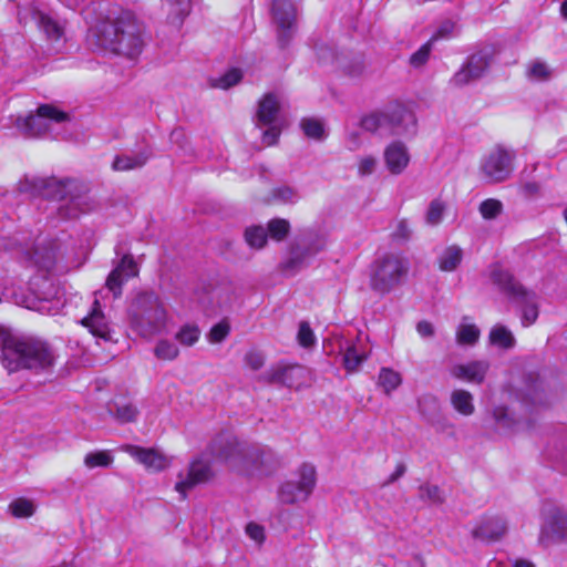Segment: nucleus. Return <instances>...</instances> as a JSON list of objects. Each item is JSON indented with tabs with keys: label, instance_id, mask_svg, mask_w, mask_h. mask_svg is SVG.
I'll list each match as a JSON object with an SVG mask.
<instances>
[{
	"label": "nucleus",
	"instance_id": "nucleus-1",
	"mask_svg": "<svg viewBox=\"0 0 567 567\" xmlns=\"http://www.w3.org/2000/svg\"><path fill=\"white\" fill-rule=\"evenodd\" d=\"M87 42L96 49L135 58L144 47L143 27L130 10H112L89 29Z\"/></svg>",
	"mask_w": 567,
	"mask_h": 567
},
{
	"label": "nucleus",
	"instance_id": "nucleus-2",
	"mask_svg": "<svg viewBox=\"0 0 567 567\" xmlns=\"http://www.w3.org/2000/svg\"><path fill=\"white\" fill-rule=\"evenodd\" d=\"M20 189L59 200L58 214L64 219L78 218L81 214L89 213L95 207L86 187L74 179L25 178L20 183Z\"/></svg>",
	"mask_w": 567,
	"mask_h": 567
},
{
	"label": "nucleus",
	"instance_id": "nucleus-3",
	"mask_svg": "<svg viewBox=\"0 0 567 567\" xmlns=\"http://www.w3.org/2000/svg\"><path fill=\"white\" fill-rule=\"evenodd\" d=\"M0 358L10 372L19 369L38 372L51 370L55 364L56 354L43 340L16 337L0 328Z\"/></svg>",
	"mask_w": 567,
	"mask_h": 567
},
{
	"label": "nucleus",
	"instance_id": "nucleus-4",
	"mask_svg": "<svg viewBox=\"0 0 567 567\" xmlns=\"http://www.w3.org/2000/svg\"><path fill=\"white\" fill-rule=\"evenodd\" d=\"M132 329L141 337L150 338L164 330L167 320L166 309L153 291L138 292L128 307Z\"/></svg>",
	"mask_w": 567,
	"mask_h": 567
},
{
	"label": "nucleus",
	"instance_id": "nucleus-5",
	"mask_svg": "<svg viewBox=\"0 0 567 567\" xmlns=\"http://www.w3.org/2000/svg\"><path fill=\"white\" fill-rule=\"evenodd\" d=\"M212 458L229 464L231 467L250 472L251 468L262 463L264 452L254 445L239 443L236 437L228 433L216 436L207 449Z\"/></svg>",
	"mask_w": 567,
	"mask_h": 567
},
{
	"label": "nucleus",
	"instance_id": "nucleus-6",
	"mask_svg": "<svg viewBox=\"0 0 567 567\" xmlns=\"http://www.w3.org/2000/svg\"><path fill=\"white\" fill-rule=\"evenodd\" d=\"M409 270L410 262L403 254L385 252L370 266L369 287L377 295H388L404 281Z\"/></svg>",
	"mask_w": 567,
	"mask_h": 567
},
{
	"label": "nucleus",
	"instance_id": "nucleus-7",
	"mask_svg": "<svg viewBox=\"0 0 567 567\" xmlns=\"http://www.w3.org/2000/svg\"><path fill=\"white\" fill-rule=\"evenodd\" d=\"M489 278L502 292L522 307V324L532 326L538 318L536 295L525 289L508 270L499 265L492 266Z\"/></svg>",
	"mask_w": 567,
	"mask_h": 567
},
{
	"label": "nucleus",
	"instance_id": "nucleus-8",
	"mask_svg": "<svg viewBox=\"0 0 567 567\" xmlns=\"http://www.w3.org/2000/svg\"><path fill=\"white\" fill-rule=\"evenodd\" d=\"M515 153L502 145L487 151L480 162V175L486 184H498L507 181L514 172Z\"/></svg>",
	"mask_w": 567,
	"mask_h": 567
},
{
	"label": "nucleus",
	"instance_id": "nucleus-9",
	"mask_svg": "<svg viewBox=\"0 0 567 567\" xmlns=\"http://www.w3.org/2000/svg\"><path fill=\"white\" fill-rule=\"evenodd\" d=\"M69 121L68 113L50 104H42L37 113L17 116L14 126L27 137H39L49 133L53 124Z\"/></svg>",
	"mask_w": 567,
	"mask_h": 567
},
{
	"label": "nucleus",
	"instance_id": "nucleus-10",
	"mask_svg": "<svg viewBox=\"0 0 567 567\" xmlns=\"http://www.w3.org/2000/svg\"><path fill=\"white\" fill-rule=\"evenodd\" d=\"M297 476V480L287 481L280 487L279 498L285 504L307 501L316 486L317 478L313 465L302 464L298 470Z\"/></svg>",
	"mask_w": 567,
	"mask_h": 567
},
{
	"label": "nucleus",
	"instance_id": "nucleus-11",
	"mask_svg": "<svg viewBox=\"0 0 567 567\" xmlns=\"http://www.w3.org/2000/svg\"><path fill=\"white\" fill-rule=\"evenodd\" d=\"M385 135H413L416 118L412 111L401 103L390 104L384 111Z\"/></svg>",
	"mask_w": 567,
	"mask_h": 567
},
{
	"label": "nucleus",
	"instance_id": "nucleus-12",
	"mask_svg": "<svg viewBox=\"0 0 567 567\" xmlns=\"http://www.w3.org/2000/svg\"><path fill=\"white\" fill-rule=\"evenodd\" d=\"M18 18L21 23H27L30 18L45 38L52 42H58L64 37L65 21L49 12L35 8L25 11L19 10Z\"/></svg>",
	"mask_w": 567,
	"mask_h": 567
},
{
	"label": "nucleus",
	"instance_id": "nucleus-13",
	"mask_svg": "<svg viewBox=\"0 0 567 567\" xmlns=\"http://www.w3.org/2000/svg\"><path fill=\"white\" fill-rule=\"evenodd\" d=\"M212 476L210 461L205 460L204 456L197 457L189 464L185 475L183 473L178 475L175 489L185 498L188 491L198 484L206 483Z\"/></svg>",
	"mask_w": 567,
	"mask_h": 567
},
{
	"label": "nucleus",
	"instance_id": "nucleus-14",
	"mask_svg": "<svg viewBox=\"0 0 567 567\" xmlns=\"http://www.w3.org/2000/svg\"><path fill=\"white\" fill-rule=\"evenodd\" d=\"M489 61L491 54L487 50L472 54L466 63L453 75L450 81L451 84L460 87L480 79L489 66Z\"/></svg>",
	"mask_w": 567,
	"mask_h": 567
},
{
	"label": "nucleus",
	"instance_id": "nucleus-15",
	"mask_svg": "<svg viewBox=\"0 0 567 567\" xmlns=\"http://www.w3.org/2000/svg\"><path fill=\"white\" fill-rule=\"evenodd\" d=\"M272 18L278 25V41L285 47L296 22L297 10L290 0H272Z\"/></svg>",
	"mask_w": 567,
	"mask_h": 567
},
{
	"label": "nucleus",
	"instance_id": "nucleus-16",
	"mask_svg": "<svg viewBox=\"0 0 567 567\" xmlns=\"http://www.w3.org/2000/svg\"><path fill=\"white\" fill-rule=\"evenodd\" d=\"M137 275L138 268L133 257L125 255L107 276L105 286L113 293L114 298H118L122 295L123 285L130 278L136 277Z\"/></svg>",
	"mask_w": 567,
	"mask_h": 567
},
{
	"label": "nucleus",
	"instance_id": "nucleus-17",
	"mask_svg": "<svg viewBox=\"0 0 567 567\" xmlns=\"http://www.w3.org/2000/svg\"><path fill=\"white\" fill-rule=\"evenodd\" d=\"M122 451L130 454L138 463L145 466L146 470L159 472L169 465V460L159 451L155 449H145L136 445L126 444L121 447Z\"/></svg>",
	"mask_w": 567,
	"mask_h": 567
},
{
	"label": "nucleus",
	"instance_id": "nucleus-18",
	"mask_svg": "<svg viewBox=\"0 0 567 567\" xmlns=\"http://www.w3.org/2000/svg\"><path fill=\"white\" fill-rule=\"evenodd\" d=\"M81 324L97 339L104 341H110L112 339L110 322L106 319L97 299L93 301L90 312L81 320Z\"/></svg>",
	"mask_w": 567,
	"mask_h": 567
},
{
	"label": "nucleus",
	"instance_id": "nucleus-19",
	"mask_svg": "<svg viewBox=\"0 0 567 567\" xmlns=\"http://www.w3.org/2000/svg\"><path fill=\"white\" fill-rule=\"evenodd\" d=\"M488 369L489 363L487 361L477 360L464 364H455L451 368L450 373L455 379L481 384L484 382Z\"/></svg>",
	"mask_w": 567,
	"mask_h": 567
},
{
	"label": "nucleus",
	"instance_id": "nucleus-20",
	"mask_svg": "<svg viewBox=\"0 0 567 567\" xmlns=\"http://www.w3.org/2000/svg\"><path fill=\"white\" fill-rule=\"evenodd\" d=\"M305 369L300 365H284L267 372L265 378L269 383L282 384L288 388H299L302 383Z\"/></svg>",
	"mask_w": 567,
	"mask_h": 567
},
{
	"label": "nucleus",
	"instance_id": "nucleus-21",
	"mask_svg": "<svg viewBox=\"0 0 567 567\" xmlns=\"http://www.w3.org/2000/svg\"><path fill=\"white\" fill-rule=\"evenodd\" d=\"M384 161L391 174H401L410 162L406 146L401 142L391 143L384 151Z\"/></svg>",
	"mask_w": 567,
	"mask_h": 567
},
{
	"label": "nucleus",
	"instance_id": "nucleus-22",
	"mask_svg": "<svg viewBox=\"0 0 567 567\" xmlns=\"http://www.w3.org/2000/svg\"><path fill=\"white\" fill-rule=\"evenodd\" d=\"M280 110L279 99L275 93H267L259 101L257 110V125H271L277 121Z\"/></svg>",
	"mask_w": 567,
	"mask_h": 567
},
{
	"label": "nucleus",
	"instance_id": "nucleus-23",
	"mask_svg": "<svg viewBox=\"0 0 567 567\" xmlns=\"http://www.w3.org/2000/svg\"><path fill=\"white\" fill-rule=\"evenodd\" d=\"M323 249V243L316 240L306 247H297L290 258L284 264L285 270L296 271L306 265L307 260Z\"/></svg>",
	"mask_w": 567,
	"mask_h": 567
},
{
	"label": "nucleus",
	"instance_id": "nucleus-24",
	"mask_svg": "<svg viewBox=\"0 0 567 567\" xmlns=\"http://www.w3.org/2000/svg\"><path fill=\"white\" fill-rule=\"evenodd\" d=\"M506 532V524L499 517H492L483 520L473 530V536L482 540H496L502 537Z\"/></svg>",
	"mask_w": 567,
	"mask_h": 567
},
{
	"label": "nucleus",
	"instance_id": "nucleus-25",
	"mask_svg": "<svg viewBox=\"0 0 567 567\" xmlns=\"http://www.w3.org/2000/svg\"><path fill=\"white\" fill-rule=\"evenodd\" d=\"M463 260V250L457 245H451L443 249L437 257V265L441 271L451 272L456 270Z\"/></svg>",
	"mask_w": 567,
	"mask_h": 567
},
{
	"label": "nucleus",
	"instance_id": "nucleus-26",
	"mask_svg": "<svg viewBox=\"0 0 567 567\" xmlns=\"http://www.w3.org/2000/svg\"><path fill=\"white\" fill-rule=\"evenodd\" d=\"M25 258L40 269L50 270L54 265L55 252L53 247H34L32 251L24 252Z\"/></svg>",
	"mask_w": 567,
	"mask_h": 567
},
{
	"label": "nucleus",
	"instance_id": "nucleus-27",
	"mask_svg": "<svg viewBox=\"0 0 567 567\" xmlns=\"http://www.w3.org/2000/svg\"><path fill=\"white\" fill-rule=\"evenodd\" d=\"M451 404L455 411L464 416H470L475 411L473 395L463 389L454 390L451 393Z\"/></svg>",
	"mask_w": 567,
	"mask_h": 567
},
{
	"label": "nucleus",
	"instance_id": "nucleus-28",
	"mask_svg": "<svg viewBox=\"0 0 567 567\" xmlns=\"http://www.w3.org/2000/svg\"><path fill=\"white\" fill-rule=\"evenodd\" d=\"M488 339L493 346L502 349H512L516 343L512 331L503 324H495L489 331Z\"/></svg>",
	"mask_w": 567,
	"mask_h": 567
},
{
	"label": "nucleus",
	"instance_id": "nucleus-29",
	"mask_svg": "<svg viewBox=\"0 0 567 567\" xmlns=\"http://www.w3.org/2000/svg\"><path fill=\"white\" fill-rule=\"evenodd\" d=\"M147 159L148 155L143 152L130 155H118L115 157L112 167L114 171H131L144 166Z\"/></svg>",
	"mask_w": 567,
	"mask_h": 567
},
{
	"label": "nucleus",
	"instance_id": "nucleus-30",
	"mask_svg": "<svg viewBox=\"0 0 567 567\" xmlns=\"http://www.w3.org/2000/svg\"><path fill=\"white\" fill-rule=\"evenodd\" d=\"M467 318L463 319V322L457 327L456 341L458 344H475L481 336L480 329L473 324L465 322Z\"/></svg>",
	"mask_w": 567,
	"mask_h": 567
},
{
	"label": "nucleus",
	"instance_id": "nucleus-31",
	"mask_svg": "<svg viewBox=\"0 0 567 567\" xmlns=\"http://www.w3.org/2000/svg\"><path fill=\"white\" fill-rule=\"evenodd\" d=\"M360 126L370 133L385 134V122H384V113L372 112L370 114L364 115L360 121Z\"/></svg>",
	"mask_w": 567,
	"mask_h": 567
},
{
	"label": "nucleus",
	"instance_id": "nucleus-32",
	"mask_svg": "<svg viewBox=\"0 0 567 567\" xmlns=\"http://www.w3.org/2000/svg\"><path fill=\"white\" fill-rule=\"evenodd\" d=\"M365 359L367 354L360 352L355 344H349L344 350L343 365L348 372H353Z\"/></svg>",
	"mask_w": 567,
	"mask_h": 567
},
{
	"label": "nucleus",
	"instance_id": "nucleus-33",
	"mask_svg": "<svg viewBox=\"0 0 567 567\" xmlns=\"http://www.w3.org/2000/svg\"><path fill=\"white\" fill-rule=\"evenodd\" d=\"M402 383L399 372L390 368H382L379 372V384L384 389L385 393L394 391Z\"/></svg>",
	"mask_w": 567,
	"mask_h": 567
},
{
	"label": "nucleus",
	"instance_id": "nucleus-34",
	"mask_svg": "<svg viewBox=\"0 0 567 567\" xmlns=\"http://www.w3.org/2000/svg\"><path fill=\"white\" fill-rule=\"evenodd\" d=\"M83 462L87 468L109 467L113 463V456L110 451H95L87 453Z\"/></svg>",
	"mask_w": 567,
	"mask_h": 567
},
{
	"label": "nucleus",
	"instance_id": "nucleus-35",
	"mask_svg": "<svg viewBox=\"0 0 567 567\" xmlns=\"http://www.w3.org/2000/svg\"><path fill=\"white\" fill-rule=\"evenodd\" d=\"M9 511L17 518H27L34 514L35 506L32 501L20 497L10 503Z\"/></svg>",
	"mask_w": 567,
	"mask_h": 567
},
{
	"label": "nucleus",
	"instance_id": "nucleus-36",
	"mask_svg": "<svg viewBox=\"0 0 567 567\" xmlns=\"http://www.w3.org/2000/svg\"><path fill=\"white\" fill-rule=\"evenodd\" d=\"M245 240L256 249L262 248L267 243V231L261 226H251L245 230Z\"/></svg>",
	"mask_w": 567,
	"mask_h": 567
},
{
	"label": "nucleus",
	"instance_id": "nucleus-37",
	"mask_svg": "<svg viewBox=\"0 0 567 567\" xmlns=\"http://www.w3.org/2000/svg\"><path fill=\"white\" fill-rule=\"evenodd\" d=\"M549 527L553 537L567 543V513L557 512L553 516Z\"/></svg>",
	"mask_w": 567,
	"mask_h": 567
},
{
	"label": "nucleus",
	"instance_id": "nucleus-38",
	"mask_svg": "<svg viewBox=\"0 0 567 567\" xmlns=\"http://www.w3.org/2000/svg\"><path fill=\"white\" fill-rule=\"evenodd\" d=\"M445 209H446V205L443 200H441L439 198L433 199L430 203L426 214H425L426 224L430 226L439 225L443 219Z\"/></svg>",
	"mask_w": 567,
	"mask_h": 567
},
{
	"label": "nucleus",
	"instance_id": "nucleus-39",
	"mask_svg": "<svg viewBox=\"0 0 567 567\" xmlns=\"http://www.w3.org/2000/svg\"><path fill=\"white\" fill-rule=\"evenodd\" d=\"M200 336V331L195 324H185L176 333V340L185 347L195 344Z\"/></svg>",
	"mask_w": 567,
	"mask_h": 567
},
{
	"label": "nucleus",
	"instance_id": "nucleus-40",
	"mask_svg": "<svg viewBox=\"0 0 567 567\" xmlns=\"http://www.w3.org/2000/svg\"><path fill=\"white\" fill-rule=\"evenodd\" d=\"M267 230L272 239L280 241L289 234L290 224L287 219L274 218L269 220Z\"/></svg>",
	"mask_w": 567,
	"mask_h": 567
},
{
	"label": "nucleus",
	"instance_id": "nucleus-41",
	"mask_svg": "<svg viewBox=\"0 0 567 567\" xmlns=\"http://www.w3.org/2000/svg\"><path fill=\"white\" fill-rule=\"evenodd\" d=\"M478 212L484 219H495L503 213V203L495 198H487L480 204Z\"/></svg>",
	"mask_w": 567,
	"mask_h": 567
},
{
	"label": "nucleus",
	"instance_id": "nucleus-42",
	"mask_svg": "<svg viewBox=\"0 0 567 567\" xmlns=\"http://www.w3.org/2000/svg\"><path fill=\"white\" fill-rule=\"evenodd\" d=\"M154 354L159 360H174L178 357L177 346L169 340H159L154 349Z\"/></svg>",
	"mask_w": 567,
	"mask_h": 567
},
{
	"label": "nucleus",
	"instance_id": "nucleus-43",
	"mask_svg": "<svg viewBox=\"0 0 567 567\" xmlns=\"http://www.w3.org/2000/svg\"><path fill=\"white\" fill-rule=\"evenodd\" d=\"M300 126L306 136L310 138L321 140L324 135V128L320 121L315 118H303Z\"/></svg>",
	"mask_w": 567,
	"mask_h": 567
},
{
	"label": "nucleus",
	"instance_id": "nucleus-44",
	"mask_svg": "<svg viewBox=\"0 0 567 567\" xmlns=\"http://www.w3.org/2000/svg\"><path fill=\"white\" fill-rule=\"evenodd\" d=\"M435 42V37H432L426 43H424L415 53H413L410 58V63L414 68H420L426 63L429 60L430 53L432 51L433 43Z\"/></svg>",
	"mask_w": 567,
	"mask_h": 567
},
{
	"label": "nucleus",
	"instance_id": "nucleus-45",
	"mask_svg": "<svg viewBox=\"0 0 567 567\" xmlns=\"http://www.w3.org/2000/svg\"><path fill=\"white\" fill-rule=\"evenodd\" d=\"M274 198L282 204H295L299 200L298 192L290 186H281L272 192Z\"/></svg>",
	"mask_w": 567,
	"mask_h": 567
},
{
	"label": "nucleus",
	"instance_id": "nucleus-46",
	"mask_svg": "<svg viewBox=\"0 0 567 567\" xmlns=\"http://www.w3.org/2000/svg\"><path fill=\"white\" fill-rule=\"evenodd\" d=\"M241 78L243 73L239 69H231L219 79H217L214 83V86L226 90L237 84Z\"/></svg>",
	"mask_w": 567,
	"mask_h": 567
},
{
	"label": "nucleus",
	"instance_id": "nucleus-47",
	"mask_svg": "<svg viewBox=\"0 0 567 567\" xmlns=\"http://www.w3.org/2000/svg\"><path fill=\"white\" fill-rule=\"evenodd\" d=\"M420 498L433 504H442L444 502L443 494L439 486L430 484H425L420 487Z\"/></svg>",
	"mask_w": 567,
	"mask_h": 567
},
{
	"label": "nucleus",
	"instance_id": "nucleus-48",
	"mask_svg": "<svg viewBox=\"0 0 567 567\" xmlns=\"http://www.w3.org/2000/svg\"><path fill=\"white\" fill-rule=\"evenodd\" d=\"M114 415L121 423L132 422L136 419L137 409L131 403L116 404Z\"/></svg>",
	"mask_w": 567,
	"mask_h": 567
},
{
	"label": "nucleus",
	"instance_id": "nucleus-49",
	"mask_svg": "<svg viewBox=\"0 0 567 567\" xmlns=\"http://www.w3.org/2000/svg\"><path fill=\"white\" fill-rule=\"evenodd\" d=\"M298 342L303 348H309L315 344L316 337L308 322L302 321L299 324V331L297 334Z\"/></svg>",
	"mask_w": 567,
	"mask_h": 567
},
{
	"label": "nucleus",
	"instance_id": "nucleus-50",
	"mask_svg": "<svg viewBox=\"0 0 567 567\" xmlns=\"http://www.w3.org/2000/svg\"><path fill=\"white\" fill-rule=\"evenodd\" d=\"M528 74L536 80L545 81L550 78L551 72L545 62L536 60L530 63Z\"/></svg>",
	"mask_w": 567,
	"mask_h": 567
},
{
	"label": "nucleus",
	"instance_id": "nucleus-51",
	"mask_svg": "<svg viewBox=\"0 0 567 567\" xmlns=\"http://www.w3.org/2000/svg\"><path fill=\"white\" fill-rule=\"evenodd\" d=\"M229 330V324L225 321H221L210 329L208 339L212 343L221 342L228 336Z\"/></svg>",
	"mask_w": 567,
	"mask_h": 567
},
{
	"label": "nucleus",
	"instance_id": "nucleus-52",
	"mask_svg": "<svg viewBox=\"0 0 567 567\" xmlns=\"http://www.w3.org/2000/svg\"><path fill=\"white\" fill-rule=\"evenodd\" d=\"M412 230L405 219L398 220L392 231V238L396 241H406L410 239Z\"/></svg>",
	"mask_w": 567,
	"mask_h": 567
},
{
	"label": "nucleus",
	"instance_id": "nucleus-53",
	"mask_svg": "<svg viewBox=\"0 0 567 567\" xmlns=\"http://www.w3.org/2000/svg\"><path fill=\"white\" fill-rule=\"evenodd\" d=\"M378 161L374 156H364L361 157L358 163V174L360 176H368L371 175L375 167H377Z\"/></svg>",
	"mask_w": 567,
	"mask_h": 567
},
{
	"label": "nucleus",
	"instance_id": "nucleus-54",
	"mask_svg": "<svg viewBox=\"0 0 567 567\" xmlns=\"http://www.w3.org/2000/svg\"><path fill=\"white\" fill-rule=\"evenodd\" d=\"M245 363L254 371H258L265 363V358L260 352L250 351L245 355Z\"/></svg>",
	"mask_w": 567,
	"mask_h": 567
},
{
	"label": "nucleus",
	"instance_id": "nucleus-55",
	"mask_svg": "<svg viewBox=\"0 0 567 567\" xmlns=\"http://www.w3.org/2000/svg\"><path fill=\"white\" fill-rule=\"evenodd\" d=\"M269 127L262 134V142L267 146L275 145L278 142L281 130L275 124L268 125Z\"/></svg>",
	"mask_w": 567,
	"mask_h": 567
},
{
	"label": "nucleus",
	"instance_id": "nucleus-56",
	"mask_svg": "<svg viewBox=\"0 0 567 567\" xmlns=\"http://www.w3.org/2000/svg\"><path fill=\"white\" fill-rule=\"evenodd\" d=\"M493 415H494V419L496 421V423L501 426V427H511L512 424H513V420L509 417L508 415V411L506 408L504 406H498L494 410L493 412Z\"/></svg>",
	"mask_w": 567,
	"mask_h": 567
},
{
	"label": "nucleus",
	"instance_id": "nucleus-57",
	"mask_svg": "<svg viewBox=\"0 0 567 567\" xmlns=\"http://www.w3.org/2000/svg\"><path fill=\"white\" fill-rule=\"evenodd\" d=\"M247 535L257 543H261L265 538L264 528L255 523H249L246 526Z\"/></svg>",
	"mask_w": 567,
	"mask_h": 567
},
{
	"label": "nucleus",
	"instance_id": "nucleus-58",
	"mask_svg": "<svg viewBox=\"0 0 567 567\" xmlns=\"http://www.w3.org/2000/svg\"><path fill=\"white\" fill-rule=\"evenodd\" d=\"M171 6L175 7L174 13L184 17L189 11L190 0H166Z\"/></svg>",
	"mask_w": 567,
	"mask_h": 567
},
{
	"label": "nucleus",
	"instance_id": "nucleus-59",
	"mask_svg": "<svg viewBox=\"0 0 567 567\" xmlns=\"http://www.w3.org/2000/svg\"><path fill=\"white\" fill-rule=\"evenodd\" d=\"M416 331L423 338H429L434 334V328H433L432 323L429 321H425V320L420 321L416 324Z\"/></svg>",
	"mask_w": 567,
	"mask_h": 567
},
{
	"label": "nucleus",
	"instance_id": "nucleus-60",
	"mask_svg": "<svg viewBox=\"0 0 567 567\" xmlns=\"http://www.w3.org/2000/svg\"><path fill=\"white\" fill-rule=\"evenodd\" d=\"M346 72L350 75V76H359L363 73L364 71V63L363 61L361 60H358L351 64H349L348 66L344 68Z\"/></svg>",
	"mask_w": 567,
	"mask_h": 567
},
{
	"label": "nucleus",
	"instance_id": "nucleus-61",
	"mask_svg": "<svg viewBox=\"0 0 567 567\" xmlns=\"http://www.w3.org/2000/svg\"><path fill=\"white\" fill-rule=\"evenodd\" d=\"M405 471H406V467L403 463L398 464L395 471L383 483V486H386V485H390V484H393L394 482H396L400 477H402L404 475Z\"/></svg>",
	"mask_w": 567,
	"mask_h": 567
},
{
	"label": "nucleus",
	"instance_id": "nucleus-62",
	"mask_svg": "<svg viewBox=\"0 0 567 567\" xmlns=\"http://www.w3.org/2000/svg\"><path fill=\"white\" fill-rule=\"evenodd\" d=\"M538 190H539V186L534 182L525 183L522 186V192L526 197L536 195L538 193Z\"/></svg>",
	"mask_w": 567,
	"mask_h": 567
},
{
	"label": "nucleus",
	"instance_id": "nucleus-63",
	"mask_svg": "<svg viewBox=\"0 0 567 567\" xmlns=\"http://www.w3.org/2000/svg\"><path fill=\"white\" fill-rule=\"evenodd\" d=\"M452 29H453V24L452 23H445L443 24L439 30L437 32L433 35L435 37V41L440 38H443L445 35H447L449 33L452 32Z\"/></svg>",
	"mask_w": 567,
	"mask_h": 567
},
{
	"label": "nucleus",
	"instance_id": "nucleus-64",
	"mask_svg": "<svg viewBox=\"0 0 567 567\" xmlns=\"http://www.w3.org/2000/svg\"><path fill=\"white\" fill-rule=\"evenodd\" d=\"M514 567H535V565L528 560L518 559L515 561Z\"/></svg>",
	"mask_w": 567,
	"mask_h": 567
}]
</instances>
